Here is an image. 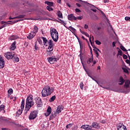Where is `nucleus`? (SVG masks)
<instances>
[{"instance_id":"obj_37","label":"nucleus","mask_w":130,"mask_h":130,"mask_svg":"<svg viewBox=\"0 0 130 130\" xmlns=\"http://www.w3.org/2000/svg\"><path fill=\"white\" fill-rule=\"evenodd\" d=\"M53 48H54V46H49L48 47V50H49V51H53Z\"/></svg>"},{"instance_id":"obj_20","label":"nucleus","mask_w":130,"mask_h":130,"mask_svg":"<svg viewBox=\"0 0 130 130\" xmlns=\"http://www.w3.org/2000/svg\"><path fill=\"white\" fill-rule=\"evenodd\" d=\"M129 85H130V81L127 80H126V81H125V85H124V87L126 88H129Z\"/></svg>"},{"instance_id":"obj_62","label":"nucleus","mask_w":130,"mask_h":130,"mask_svg":"<svg viewBox=\"0 0 130 130\" xmlns=\"http://www.w3.org/2000/svg\"><path fill=\"white\" fill-rule=\"evenodd\" d=\"M75 11L76 12H81V11L80 10H79V9H76Z\"/></svg>"},{"instance_id":"obj_46","label":"nucleus","mask_w":130,"mask_h":130,"mask_svg":"<svg viewBox=\"0 0 130 130\" xmlns=\"http://www.w3.org/2000/svg\"><path fill=\"white\" fill-rule=\"evenodd\" d=\"M13 89L12 88L9 89L8 91V93L10 94H12L13 93Z\"/></svg>"},{"instance_id":"obj_58","label":"nucleus","mask_w":130,"mask_h":130,"mask_svg":"<svg viewBox=\"0 0 130 130\" xmlns=\"http://www.w3.org/2000/svg\"><path fill=\"white\" fill-rule=\"evenodd\" d=\"M116 42H113L112 45L113 47H115L116 46Z\"/></svg>"},{"instance_id":"obj_52","label":"nucleus","mask_w":130,"mask_h":130,"mask_svg":"<svg viewBox=\"0 0 130 130\" xmlns=\"http://www.w3.org/2000/svg\"><path fill=\"white\" fill-rule=\"evenodd\" d=\"M125 20H126V21H130V17L127 16L125 17Z\"/></svg>"},{"instance_id":"obj_16","label":"nucleus","mask_w":130,"mask_h":130,"mask_svg":"<svg viewBox=\"0 0 130 130\" xmlns=\"http://www.w3.org/2000/svg\"><path fill=\"white\" fill-rule=\"evenodd\" d=\"M36 36V34L35 32H33V31H31V32L29 34V35L27 37V38L30 40L32 39L35 36Z\"/></svg>"},{"instance_id":"obj_34","label":"nucleus","mask_w":130,"mask_h":130,"mask_svg":"<svg viewBox=\"0 0 130 130\" xmlns=\"http://www.w3.org/2000/svg\"><path fill=\"white\" fill-rule=\"evenodd\" d=\"M78 126L77 124L74 125L72 128V130H78Z\"/></svg>"},{"instance_id":"obj_36","label":"nucleus","mask_w":130,"mask_h":130,"mask_svg":"<svg viewBox=\"0 0 130 130\" xmlns=\"http://www.w3.org/2000/svg\"><path fill=\"white\" fill-rule=\"evenodd\" d=\"M93 50L94 51V53H95L96 57L98 58L99 55V53L98 52V49H93Z\"/></svg>"},{"instance_id":"obj_60","label":"nucleus","mask_w":130,"mask_h":130,"mask_svg":"<svg viewBox=\"0 0 130 130\" xmlns=\"http://www.w3.org/2000/svg\"><path fill=\"white\" fill-rule=\"evenodd\" d=\"M89 28V26L87 24L84 25V29H88Z\"/></svg>"},{"instance_id":"obj_43","label":"nucleus","mask_w":130,"mask_h":130,"mask_svg":"<svg viewBox=\"0 0 130 130\" xmlns=\"http://www.w3.org/2000/svg\"><path fill=\"white\" fill-rule=\"evenodd\" d=\"M93 60V57L92 58H89V59L87 61V64H90L91 62H92Z\"/></svg>"},{"instance_id":"obj_28","label":"nucleus","mask_w":130,"mask_h":130,"mask_svg":"<svg viewBox=\"0 0 130 130\" xmlns=\"http://www.w3.org/2000/svg\"><path fill=\"white\" fill-rule=\"evenodd\" d=\"M42 39L43 40L44 45H45L48 42V40L45 37H42Z\"/></svg>"},{"instance_id":"obj_7","label":"nucleus","mask_w":130,"mask_h":130,"mask_svg":"<svg viewBox=\"0 0 130 130\" xmlns=\"http://www.w3.org/2000/svg\"><path fill=\"white\" fill-rule=\"evenodd\" d=\"M24 105H25V100L23 99L21 102V109H19L18 111L17 112V114H18V116L21 115V114H22V112L24 108Z\"/></svg>"},{"instance_id":"obj_19","label":"nucleus","mask_w":130,"mask_h":130,"mask_svg":"<svg viewBox=\"0 0 130 130\" xmlns=\"http://www.w3.org/2000/svg\"><path fill=\"white\" fill-rule=\"evenodd\" d=\"M91 36V35H90V37L89 38V42L90 43L91 45L92 46L93 49H96V50H98L100 52H101L100 50L99 49L96 48V47L94 46V42H92Z\"/></svg>"},{"instance_id":"obj_11","label":"nucleus","mask_w":130,"mask_h":130,"mask_svg":"<svg viewBox=\"0 0 130 130\" xmlns=\"http://www.w3.org/2000/svg\"><path fill=\"white\" fill-rule=\"evenodd\" d=\"M57 114H58L57 113L56 111L52 112L51 115H50V118H49L50 120H52L53 119H55L57 116Z\"/></svg>"},{"instance_id":"obj_48","label":"nucleus","mask_w":130,"mask_h":130,"mask_svg":"<svg viewBox=\"0 0 130 130\" xmlns=\"http://www.w3.org/2000/svg\"><path fill=\"white\" fill-rule=\"evenodd\" d=\"M47 52H48V56H50L52 55L53 52H52V51L47 50Z\"/></svg>"},{"instance_id":"obj_3","label":"nucleus","mask_w":130,"mask_h":130,"mask_svg":"<svg viewBox=\"0 0 130 130\" xmlns=\"http://www.w3.org/2000/svg\"><path fill=\"white\" fill-rule=\"evenodd\" d=\"M35 104L34 102L33 96L32 95H30L26 99V105H28L30 107H32Z\"/></svg>"},{"instance_id":"obj_9","label":"nucleus","mask_w":130,"mask_h":130,"mask_svg":"<svg viewBox=\"0 0 130 130\" xmlns=\"http://www.w3.org/2000/svg\"><path fill=\"white\" fill-rule=\"evenodd\" d=\"M36 103L39 107H41L43 105L42 100L40 98L38 97L35 99Z\"/></svg>"},{"instance_id":"obj_56","label":"nucleus","mask_w":130,"mask_h":130,"mask_svg":"<svg viewBox=\"0 0 130 130\" xmlns=\"http://www.w3.org/2000/svg\"><path fill=\"white\" fill-rule=\"evenodd\" d=\"M6 26H7L6 24L3 25L1 27H0V30H1L2 29H3V28H5V27H6Z\"/></svg>"},{"instance_id":"obj_25","label":"nucleus","mask_w":130,"mask_h":130,"mask_svg":"<svg viewBox=\"0 0 130 130\" xmlns=\"http://www.w3.org/2000/svg\"><path fill=\"white\" fill-rule=\"evenodd\" d=\"M18 39V37L16 35H13L10 37V40H15Z\"/></svg>"},{"instance_id":"obj_1","label":"nucleus","mask_w":130,"mask_h":130,"mask_svg":"<svg viewBox=\"0 0 130 130\" xmlns=\"http://www.w3.org/2000/svg\"><path fill=\"white\" fill-rule=\"evenodd\" d=\"M50 33L52 40L55 43L57 42L59 38V35L57 30L52 27L50 28Z\"/></svg>"},{"instance_id":"obj_6","label":"nucleus","mask_w":130,"mask_h":130,"mask_svg":"<svg viewBox=\"0 0 130 130\" xmlns=\"http://www.w3.org/2000/svg\"><path fill=\"white\" fill-rule=\"evenodd\" d=\"M47 60H48V61H49L50 63L54 64L59 60V58H56L54 56H52L50 57H48Z\"/></svg>"},{"instance_id":"obj_26","label":"nucleus","mask_w":130,"mask_h":130,"mask_svg":"<svg viewBox=\"0 0 130 130\" xmlns=\"http://www.w3.org/2000/svg\"><path fill=\"white\" fill-rule=\"evenodd\" d=\"M45 4L48 5V6H49V7L50 6V7L53 6V3L52 2H45Z\"/></svg>"},{"instance_id":"obj_61","label":"nucleus","mask_w":130,"mask_h":130,"mask_svg":"<svg viewBox=\"0 0 130 130\" xmlns=\"http://www.w3.org/2000/svg\"><path fill=\"white\" fill-rule=\"evenodd\" d=\"M84 36H85L87 38H89L90 37V35H89L88 34L87 32H85V34H84Z\"/></svg>"},{"instance_id":"obj_30","label":"nucleus","mask_w":130,"mask_h":130,"mask_svg":"<svg viewBox=\"0 0 130 130\" xmlns=\"http://www.w3.org/2000/svg\"><path fill=\"white\" fill-rule=\"evenodd\" d=\"M74 124L73 123H69L68 124L66 125V128L67 129H70L73 126Z\"/></svg>"},{"instance_id":"obj_10","label":"nucleus","mask_w":130,"mask_h":130,"mask_svg":"<svg viewBox=\"0 0 130 130\" xmlns=\"http://www.w3.org/2000/svg\"><path fill=\"white\" fill-rule=\"evenodd\" d=\"M78 42L79 43V45H80V54H79V56L80 57V59L81 60L82 59L83 56L82 55V51H83V47L82 46V44L81 43L80 40H79V38H77Z\"/></svg>"},{"instance_id":"obj_29","label":"nucleus","mask_w":130,"mask_h":130,"mask_svg":"<svg viewBox=\"0 0 130 130\" xmlns=\"http://www.w3.org/2000/svg\"><path fill=\"white\" fill-rule=\"evenodd\" d=\"M88 127L89 125H83L81 126V128L86 130L87 129H88Z\"/></svg>"},{"instance_id":"obj_4","label":"nucleus","mask_w":130,"mask_h":130,"mask_svg":"<svg viewBox=\"0 0 130 130\" xmlns=\"http://www.w3.org/2000/svg\"><path fill=\"white\" fill-rule=\"evenodd\" d=\"M38 114V112L36 110L31 112L30 115L29 116V119L30 120H33L36 119Z\"/></svg>"},{"instance_id":"obj_38","label":"nucleus","mask_w":130,"mask_h":130,"mask_svg":"<svg viewBox=\"0 0 130 130\" xmlns=\"http://www.w3.org/2000/svg\"><path fill=\"white\" fill-rule=\"evenodd\" d=\"M69 28H70V29L72 30V31H73V32H74V33H76V29L75 28H74V27H73L71 26H69Z\"/></svg>"},{"instance_id":"obj_22","label":"nucleus","mask_w":130,"mask_h":130,"mask_svg":"<svg viewBox=\"0 0 130 130\" xmlns=\"http://www.w3.org/2000/svg\"><path fill=\"white\" fill-rule=\"evenodd\" d=\"M124 82H125V80H124L123 77H120V78H119V82L120 83H119V84L122 85L124 84Z\"/></svg>"},{"instance_id":"obj_8","label":"nucleus","mask_w":130,"mask_h":130,"mask_svg":"<svg viewBox=\"0 0 130 130\" xmlns=\"http://www.w3.org/2000/svg\"><path fill=\"white\" fill-rule=\"evenodd\" d=\"M5 65V60L2 56H0V69H3Z\"/></svg>"},{"instance_id":"obj_12","label":"nucleus","mask_w":130,"mask_h":130,"mask_svg":"<svg viewBox=\"0 0 130 130\" xmlns=\"http://www.w3.org/2000/svg\"><path fill=\"white\" fill-rule=\"evenodd\" d=\"M117 129L118 130H127L126 127L122 124H119L117 125Z\"/></svg>"},{"instance_id":"obj_42","label":"nucleus","mask_w":130,"mask_h":130,"mask_svg":"<svg viewBox=\"0 0 130 130\" xmlns=\"http://www.w3.org/2000/svg\"><path fill=\"white\" fill-rule=\"evenodd\" d=\"M80 87L81 89L83 90L84 89V84L83 82H81L80 83Z\"/></svg>"},{"instance_id":"obj_39","label":"nucleus","mask_w":130,"mask_h":130,"mask_svg":"<svg viewBox=\"0 0 130 130\" xmlns=\"http://www.w3.org/2000/svg\"><path fill=\"white\" fill-rule=\"evenodd\" d=\"M120 49L122 50V51H123L124 52L127 51V50L126 49V48L123 46H121Z\"/></svg>"},{"instance_id":"obj_53","label":"nucleus","mask_w":130,"mask_h":130,"mask_svg":"<svg viewBox=\"0 0 130 130\" xmlns=\"http://www.w3.org/2000/svg\"><path fill=\"white\" fill-rule=\"evenodd\" d=\"M106 121L105 120H102L100 121V123L102 124H105Z\"/></svg>"},{"instance_id":"obj_49","label":"nucleus","mask_w":130,"mask_h":130,"mask_svg":"<svg viewBox=\"0 0 130 130\" xmlns=\"http://www.w3.org/2000/svg\"><path fill=\"white\" fill-rule=\"evenodd\" d=\"M95 44H96V45H101V44H102V43L100 41H99V40H96L95 41Z\"/></svg>"},{"instance_id":"obj_64","label":"nucleus","mask_w":130,"mask_h":130,"mask_svg":"<svg viewBox=\"0 0 130 130\" xmlns=\"http://www.w3.org/2000/svg\"><path fill=\"white\" fill-rule=\"evenodd\" d=\"M21 20H16V21H14L13 23H16V22H19V21H20Z\"/></svg>"},{"instance_id":"obj_44","label":"nucleus","mask_w":130,"mask_h":130,"mask_svg":"<svg viewBox=\"0 0 130 130\" xmlns=\"http://www.w3.org/2000/svg\"><path fill=\"white\" fill-rule=\"evenodd\" d=\"M46 8H47V10H48V11H53V9L51 7L47 6Z\"/></svg>"},{"instance_id":"obj_50","label":"nucleus","mask_w":130,"mask_h":130,"mask_svg":"<svg viewBox=\"0 0 130 130\" xmlns=\"http://www.w3.org/2000/svg\"><path fill=\"white\" fill-rule=\"evenodd\" d=\"M83 19V16H79V17H76V20L77 19H78V20H82Z\"/></svg>"},{"instance_id":"obj_40","label":"nucleus","mask_w":130,"mask_h":130,"mask_svg":"<svg viewBox=\"0 0 130 130\" xmlns=\"http://www.w3.org/2000/svg\"><path fill=\"white\" fill-rule=\"evenodd\" d=\"M12 22V21H8V22H6V21H3L1 22V24H4L5 23V24H6V25H7V24H10V23H9V22Z\"/></svg>"},{"instance_id":"obj_45","label":"nucleus","mask_w":130,"mask_h":130,"mask_svg":"<svg viewBox=\"0 0 130 130\" xmlns=\"http://www.w3.org/2000/svg\"><path fill=\"white\" fill-rule=\"evenodd\" d=\"M58 20L60 21V23H61L63 25L67 24V23L65 22L63 20H62L61 19H58Z\"/></svg>"},{"instance_id":"obj_41","label":"nucleus","mask_w":130,"mask_h":130,"mask_svg":"<svg viewBox=\"0 0 130 130\" xmlns=\"http://www.w3.org/2000/svg\"><path fill=\"white\" fill-rule=\"evenodd\" d=\"M5 107H6L5 105H1L0 106V111H2L3 110H4Z\"/></svg>"},{"instance_id":"obj_24","label":"nucleus","mask_w":130,"mask_h":130,"mask_svg":"<svg viewBox=\"0 0 130 130\" xmlns=\"http://www.w3.org/2000/svg\"><path fill=\"white\" fill-rule=\"evenodd\" d=\"M13 58H14L13 59V60L14 62H18L19 61V58L17 56H15V55H14Z\"/></svg>"},{"instance_id":"obj_51","label":"nucleus","mask_w":130,"mask_h":130,"mask_svg":"<svg viewBox=\"0 0 130 130\" xmlns=\"http://www.w3.org/2000/svg\"><path fill=\"white\" fill-rule=\"evenodd\" d=\"M122 56H123V58L124 59H127V56L126 55L124 54H123Z\"/></svg>"},{"instance_id":"obj_35","label":"nucleus","mask_w":130,"mask_h":130,"mask_svg":"<svg viewBox=\"0 0 130 130\" xmlns=\"http://www.w3.org/2000/svg\"><path fill=\"white\" fill-rule=\"evenodd\" d=\"M118 49H119V51H118V53L117 54V55H120V56H122V51H121V50H120L118 47H117Z\"/></svg>"},{"instance_id":"obj_32","label":"nucleus","mask_w":130,"mask_h":130,"mask_svg":"<svg viewBox=\"0 0 130 130\" xmlns=\"http://www.w3.org/2000/svg\"><path fill=\"white\" fill-rule=\"evenodd\" d=\"M39 28L37 26H35L34 28L33 32L35 33L36 34L37 32H38Z\"/></svg>"},{"instance_id":"obj_17","label":"nucleus","mask_w":130,"mask_h":130,"mask_svg":"<svg viewBox=\"0 0 130 130\" xmlns=\"http://www.w3.org/2000/svg\"><path fill=\"white\" fill-rule=\"evenodd\" d=\"M68 18L69 20L71 21L76 20V17L73 14L69 15L68 16Z\"/></svg>"},{"instance_id":"obj_14","label":"nucleus","mask_w":130,"mask_h":130,"mask_svg":"<svg viewBox=\"0 0 130 130\" xmlns=\"http://www.w3.org/2000/svg\"><path fill=\"white\" fill-rule=\"evenodd\" d=\"M63 108H64V107L63 106H62V105L58 106L56 110V112L57 113V114L61 113L62 110H63Z\"/></svg>"},{"instance_id":"obj_23","label":"nucleus","mask_w":130,"mask_h":130,"mask_svg":"<svg viewBox=\"0 0 130 130\" xmlns=\"http://www.w3.org/2000/svg\"><path fill=\"white\" fill-rule=\"evenodd\" d=\"M57 16L59 18H63L62 13L60 11H58L56 13Z\"/></svg>"},{"instance_id":"obj_2","label":"nucleus","mask_w":130,"mask_h":130,"mask_svg":"<svg viewBox=\"0 0 130 130\" xmlns=\"http://www.w3.org/2000/svg\"><path fill=\"white\" fill-rule=\"evenodd\" d=\"M53 92L52 89H51L49 86L46 85L42 90V95L43 97H46L50 95Z\"/></svg>"},{"instance_id":"obj_54","label":"nucleus","mask_w":130,"mask_h":130,"mask_svg":"<svg viewBox=\"0 0 130 130\" xmlns=\"http://www.w3.org/2000/svg\"><path fill=\"white\" fill-rule=\"evenodd\" d=\"M24 46H25L26 48H27V47L28 46V42H25V43H24Z\"/></svg>"},{"instance_id":"obj_18","label":"nucleus","mask_w":130,"mask_h":130,"mask_svg":"<svg viewBox=\"0 0 130 130\" xmlns=\"http://www.w3.org/2000/svg\"><path fill=\"white\" fill-rule=\"evenodd\" d=\"M31 108V107L28 106V105H25V110H24V114L26 115L27 112H28V111H29L30 109Z\"/></svg>"},{"instance_id":"obj_47","label":"nucleus","mask_w":130,"mask_h":130,"mask_svg":"<svg viewBox=\"0 0 130 130\" xmlns=\"http://www.w3.org/2000/svg\"><path fill=\"white\" fill-rule=\"evenodd\" d=\"M122 70H123V71H124V73L127 74L128 73V71L127 70V69H126V68H122Z\"/></svg>"},{"instance_id":"obj_59","label":"nucleus","mask_w":130,"mask_h":130,"mask_svg":"<svg viewBox=\"0 0 130 130\" xmlns=\"http://www.w3.org/2000/svg\"><path fill=\"white\" fill-rule=\"evenodd\" d=\"M80 32H81L82 34H83V35H85V34H86V32H85L84 31H82L81 29H80Z\"/></svg>"},{"instance_id":"obj_5","label":"nucleus","mask_w":130,"mask_h":130,"mask_svg":"<svg viewBox=\"0 0 130 130\" xmlns=\"http://www.w3.org/2000/svg\"><path fill=\"white\" fill-rule=\"evenodd\" d=\"M15 53L12 52H7L5 53V57L6 59L10 60L13 59L14 57Z\"/></svg>"},{"instance_id":"obj_15","label":"nucleus","mask_w":130,"mask_h":130,"mask_svg":"<svg viewBox=\"0 0 130 130\" xmlns=\"http://www.w3.org/2000/svg\"><path fill=\"white\" fill-rule=\"evenodd\" d=\"M52 109L50 106L48 107V109H47V112L45 113V116L46 117H48L51 114Z\"/></svg>"},{"instance_id":"obj_33","label":"nucleus","mask_w":130,"mask_h":130,"mask_svg":"<svg viewBox=\"0 0 130 130\" xmlns=\"http://www.w3.org/2000/svg\"><path fill=\"white\" fill-rule=\"evenodd\" d=\"M25 16V15H19L17 17H15V19L23 18H24Z\"/></svg>"},{"instance_id":"obj_13","label":"nucleus","mask_w":130,"mask_h":130,"mask_svg":"<svg viewBox=\"0 0 130 130\" xmlns=\"http://www.w3.org/2000/svg\"><path fill=\"white\" fill-rule=\"evenodd\" d=\"M91 126L92 127L97 129H99L100 128V125H99V123L97 122H92Z\"/></svg>"},{"instance_id":"obj_55","label":"nucleus","mask_w":130,"mask_h":130,"mask_svg":"<svg viewBox=\"0 0 130 130\" xmlns=\"http://www.w3.org/2000/svg\"><path fill=\"white\" fill-rule=\"evenodd\" d=\"M35 49L36 50H39V48H38V47L37 46V44H36V43L35 44Z\"/></svg>"},{"instance_id":"obj_63","label":"nucleus","mask_w":130,"mask_h":130,"mask_svg":"<svg viewBox=\"0 0 130 130\" xmlns=\"http://www.w3.org/2000/svg\"><path fill=\"white\" fill-rule=\"evenodd\" d=\"M126 63H127V64H129L130 60L129 59H126Z\"/></svg>"},{"instance_id":"obj_57","label":"nucleus","mask_w":130,"mask_h":130,"mask_svg":"<svg viewBox=\"0 0 130 130\" xmlns=\"http://www.w3.org/2000/svg\"><path fill=\"white\" fill-rule=\"evenodd\" d=\"M85 130H94L93 129H92L91 128V126H89L88 128H87L86 129H85Z\"/></svg>"},{"instance_id":"obj_21","label":"nucleus","mask_w":130,"mask_h":130,"mask_svg":"<svg viewBox=\"0 0 130 130\" xmlns=\"http://www.w3.org/2000/svg\"><path fill=\"white\" fill-rule=\"evenodd\" d=\"M10 49L12 50H14L16 49V41H14L11 45Z\"/></svg>"},{"instance_id":"obj_31","label":"nucleus","mask_w":130,"mask_h":130,"mask_svg":"<svg viewBox=\"0 0 130 130\" xmlns=\"http://www.w3.org/2000/svg\"><path fill=\"white\" fill-rule=\"evenodd\" d=\"M56 99V96L55 95H53L52 96L50 100H49V101L50 102H53Z\"/></svg>"},{"instance_id":"obj_27","label":"nucleus","mask_w":130,"mask_h":130,"mask_svg":"<svg viewBox=\"0 0 130 130\" xmlns=\"http://www.w3.org/2000/svg\"><path fill=\"white\" fill-rule=\"evenodd\" d=\"M49 46L54 47V43L52 40H49Z\"/></svg>"}]
</instances>
